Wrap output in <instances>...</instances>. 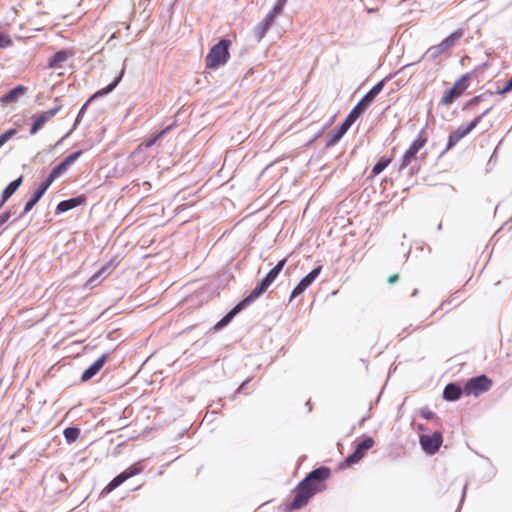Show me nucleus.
Returning <instances> with one entry per match:
<instances>
[{
  "label": "nucleus",
  "mask_w": 512,
  "mask_h": 512,
  "mask_svg": "<svg viewBox=\"0 0 512 512\" xmlns=\"http://www.w3.org/2000/svg\"><path fill=\"white\" fill-rule=\"evenodd\" d=\"M335 115H333L326 123H324L322 126L325 127V129H327L328 127H330L332 125V123L334 122V119H335Z\"/></svg>",
  "instance_id": "864d4df0"
},
{
  "label": "nucleus",
  "mask_w": 512,
  "mask_h": 512,
  "mask_svg": "<svg viewBox=\"0 0 512 512\" xmlns=\"http://www.w3.org/2000/svg\"><path fill=\"white\" fill-rule=\"evenodd\" d=\"M419 169V162H399L396 179H405L408 185H413L411 178Z\"/></svg>",
  "instance_id": "6ab92c4d"
},
{
  "label": "nucleus",
  "mask_w": 512,
  "mask_h": 512,
  "mask_svg": "<svg viewBox=\"0 0 512 512\" xmlns=\"http://www.w3.org/2000/svg\"><path fill=\"white\" fill-rule=\"evenodd\" d=\"M54 178H52L49 174L47 177L41 182V184L37 187L41 190V192L46 193V191L49 189V187L54 182Z\"/></svg>",
  "instance_id": "79ce46f5"
},
{
  "label": "nucleus",
  "mask_w": 512,
  "mask_h": 512,
  "mask_svg": "<svg viewBox=\"0 0 512 512\" xmlns=\"http://www.w3.org/2000/svg\"><path fill=\"white\" fill-rule=\"evenodd\" d=\"M64 139L65 137L60 139L55 145L50 146L48 150L39 152L37 157H44L51 154V157H54V160H77L83 153L81 149H77L67 155H63L61 153Z\"/></svg>",
  "instance_id": "f8f14e48"
},
{
  "label": "nucleus",
  "mask_w": 512,
  "mask_h": 512,
  "mask_svg": "<svg viewBox=\"0 0 512 512\" xmlns=\"http://www.w3.org/2000/svg\"><path fill=\"white\" fill-rule=\"evenodd\" d=\"M231 40L221 38L214 44L205 57L206 67L209 69H217L225 65L230 58Z\"/></svg>",
  "instance_id": "7ed1b4c3"
},
{
  "label": "nucleus",
  "mask_w": 512,
  "mask_h": 512,
  "mask_svg": "<svg viewBox=\"0 0 512 512\" xmlns=\"http://www.w3.org/2000/svg\"><path fill=\"white\" fill-rule=\"evenodd\" d=\"M105 274H100V269L94 273L87 281H86V284L85 286L86 287H95L97 286L103 279L102 277L104 276Z\"/></svg>",
  "instance_id": "f704fd0d"
},
{
  "label": "nucleus",
  "mask_w": 512,
  "mask_h": 512,
  "mask_svg": "<svg viewBox=\"0 0 512 512\" xmlns=\"http://www.w3.org/2000/svg\"><path fill=\"white\" fill-rule=\"evenodd\" d=\"M238 395L239 394H236V392H235L233 395H231L230 400L235 401Z\"/></svg>",
  "instance_id": "bf43d9fd"
},
{
  "label": "nucleus",
  "mask_w": 512,
  "mask_h": 512,
  "mask_svg": "<svg viewBox=\"0 0 512 512\" xmlns=\"http://www.w3.org/2000/svg\"><path fill=\"white\" fill-rule=\"evenodd\" d=\"M464 394V385L461 386L457 382H450L445 385L442 397L447 402H455Z\"/></svg>",
  "instance_id": "412c9836"
},
{
  "label": "nucleus",
  "mask_w": 512,
  "mask_h": 512,
  "mask_svg": "<svg viewBox=\"0 0 512 512\" xmlns=\"http://www.w3.org/2000/svg\"><path fill=\"white\" fill-rule=\"evenodd\" d=\"M427 142V136L425 129L422 128L416 139L413 140V142L410 144L409 148L405 150V152L402 155L401 160H413L417 153L420 151V149L426 144Z\"/></svg>",
  "instance_id": "a211bd4d"
},
{
  "label": "nucleus",
  "mask_w": 512,
  "mask_h": 512,
  "mask_svg": "<svg viewBox=\"0 0 512 512\" xmlns=\"http://www.w3.org/2000/svg\"><path fill=\"white\" fill-rule=\"evenodd\" d=\"M443 443V435L440 431H435L432 434H421L419 436V444L422 451L428 455H435Z\"/></svg>",
  "instance_id": "9d476101"
},
{
  "label": "nucleus",
  "mask_w": 512,
  "mask_h": 512,
  "mask_svg": "<svg viewBox=\"0 0 512 512\" xmlns=\"http://www.w3.org/2000/svg\"><path fill=\"white\" fill-rule=\"evenodd\" d=\"M464 30L461 28L456 29L451 34H449L446 38H444L439 44L431 46L426 53L418 60L413 63H409L404 65L399 72L404 71L405 69L417 64L422 60V58L427 55L431 60H435L440 55H442L447 49L453 47L456 42L463 36Z\"/></svg>",
  "instance_id": "20e7f679"
},
{
  "label": "nucleus",
  "mask_w": 512,
  "mask_h": 512,
  "mask_svg": "<svg viewBox=\"0 0 512 512\" xmlns=\"http://www.w3.org/2000/svg\"><path fill=\"white\" fill-rule=\"evenodd\" d=\"M470 78V73L463 74L460 78H458L452 87H450L443 95L441 100L439 101V105L447 106L452 104L456 99H458L464 91L468 88L467 81Z\"/></svg>",
  "instance_id": "6e6552de"
},
{
  "label": "nucleus",
  "mask_w": 512,
  "mask_h": 512,
  "mask_svg": "<svg viewBox=\"0 0 512 512\" xmlns=\"http://www.w3.org/2000/svg\"><path fill=\"white\" fill-rule=\"evenodd\" d=\"M110 360V353H103L91 365H89L81 374V382H88L94 378Z\"/></svg>",
  "instance_id": "2eb2a0df"
},
{
  "label": "nucleus",
  "mask_w": 512,
  "mask_h": 512,
  "mask_svg": "<svg viewBox=\"0 0 512 512\" xmlns=\"http://www.w3.org/2000/svg\"><path fill=\"white\" fill-rule=\"evenodd\" d=\"M55 103H57L54 107L48 109L47 111H44V114L47 116V118L50 120L52 117H54L61 109L62 105L59 104V98H55Z\"/></svg>",
  "instance_id": "4c0bfd02"
},
{
  "label": "nucleus",
  "mask_w": 512,
  "mask_h": 512,
  "mask_svg": "<svg viewBox=\"0 0 512 512\" xmlns=\"http://www.w3.org/2000/svg\"><path fill=\"white\" fill-rule=\"evenodd\" d=\"M322 490V487L313 485L304 477L294 488V497L291 502L285 504V512H293L307 505L309 500Z\"/></svg>",
  "instance_id": "f03ea898"
},
{
  "label": "nucleus",
  "mask_w": 512,
  "mask_h": 512,
  "mask_svg": "<svg viewBox=\"0 0 512 512\" xmlns=\"http://www.w3.org/2000/svg\"><path fill=\"white\" fill-rule=\"evenodd\" d=\"M49 119L47 118V116L44 114V112L38 114V115H35L34 118H33V122L31 124V127H30V134H35L37 133L40 129H42V127L45 125V123L48 121Z\"/></svg>",
  "instance_id": "bb28decb"
},
{
  "label": "nucleus",
  "mask_w": 512,
  "mask_h": 512,
  "mask_svg": "<svg viewBox=\"0 0 512 512\" xmlns=\"http://www.w3.org/2000/svg\"><path fill=\"white\" fill-rule=\"evenodd\" d=\"M420 415L428 421L433 420L436 417V414L428 408H422L420 410Z\"/></svg>",
  "instance_id": "37998d69"
},
{
  "label": "nucleus",
  "mask_w": 512,
  "mask_h": 512,
  "mask_svg": "<svg viewBox=\"0 0 512 512\" xmlns=\"http://www.w3.org/2000/svg\"><path fill=\"white\" fill-rule=\"evenodd\" d=\"M69 57V52L65 49L58 50L48 60V67L57 68L61 63L65 62Z\"/></svg>",
  "instance_id": "393cba45"
},
{
  "label": "nucleus",
  "mask_w": 512,
  "mask_h": 512,
  "mask_svg": "<svg viewBox=\"0 0 512 512\" xmlns=\"http://www.w3.org/2000/svg\"><path fill=\"white\" fill-rule=\"evenodd\" d=\"M437 230L438 231L442 230V223L441 222L437 225Z\"/></svg>",
  "instance_id": "e2e57ef3"
},
{
  "label": "nucleus",
  "mask_w": 512,
  "mask_h": 512,
  "mask_svg": "<svg viewBox=\"0 0 512 512\" xmlns=\"http://www.w3.org/2000/svg\"><path fill=\"white\" fill-rule=\"evenodd\" d=\"M418 430L420 431H427V427L424 424H418L417 426Z\"/></svg>",
  "instance_id": "4d7b16f0"
},
{
  "label": "nucleus",
  "mask_w": 512,
  "mask_h": 512,
  "mask_svg": "<svg viewBox=\"0 0 512 512\" xmlns=\"http://www.w3.org/2000/svg\"><path fill=\"white\" fill-rule=\"evenodd\" d=\"M28 88L22 84L16 85L0 97L2 104H11L19 100L27 92Z\"/></svg>",
  "instance_id": "5701e85b"
},
{
  "label": "nucleus",
  "mask_w": 512,
  "mask_h": 512,
  "mask_svg": "<svg viewBox=\"0 0 512 512\" xmlns=\"http://www.w3.org/2000/svg\"><path fill=\"white\" fill-rule=\"evenodd\" d=\"M277 162H271L269 165H267L263 170H262V173L261 175H264L266 173H268L274 166V164H276Z\"/></svg>",
  "instance_id": "8fccbe9b"
},
{
  "label": "nucleus",
  "mask_w": 512,
  "mask_h": 512,
  "mask_svg": "<svg viewBox=\"0 0 512 512\" xmlns=\"http://www.w3.org/2000/svg\"><path fill=\"white\" fill-rule=\"evenodd\" d=\"M119 264H120V259L118 256H114L108 262H106L100 268V274H105L102 277V279H105Z\"/></svg>",
  "instance_id": "c756f323"
},
{
  "label": "nucleus",
  "mask_w": 512,
  "mask_h": 512,
  "mask_svg": "<svg viewBox=\"0 0 512 512\" xmlns=\"http://www.w3.org/2000/svg\"><path fill=\"white\" fill-rule=\"evenodd\" d=\"M135 167L131 162H105L98 168V176L100 178H120L127 171Z\"/></svg>",
  "instance_id": "1a4fd4ad"
},
{
  "label": "nucleus",
  "mask_w": 512,
  "mask_h": 512,
  "mask_svg": "<svg viewBox=\"0 0 512 512\" xmlns=\"http://www.w3.org/2000/svg\"><path fill=\"white\" fill-rule=\"evenodd\" d=\"M418 293V289H414V291L412 292V296H416Z\"/></svg>",
  "instance_id": "0e129e2a"
},
{
  "label": "nucleus",
  "mask_w": 512,
  "mask_h": 512,
  "mask_svg": "<svg viewBox=\"0 0 512 512\" xmlns=\"http://www.w3.org/2000/svg\"><path fill=\"white\" fill-rule=\"evenodd\" d=\"M398 279H399V276L397 274L391 275L388 278V283L389 284H394V283H396L398 281Z\"/></svg>",
  "instance_id": "3c124183"
},
{
  "label": "nucleus",
  "mask_w": 512,
  "mask_h": 512,
  "mask_svg": "<svg viewBox=\"0 0 512 512\" xmlns=\"http://www.w3.org/2000/svg\"><path fill=\"white\" fill-rule=\"evenodd\" d=\"M81 434V429L77 426H69L64 429L63 436L68 444L76 442Z\"/></svg>",
  "instance_id": "a878e982"
},
{
  "label": "nucleus",
  "mask_w": 512,
  "mask_h": 512,
  "mask_svg": "<svg viewBox=\"0 0 512 512\" xmlns=\"http://www.w3.org/2000/svg\"><path fill=\"white\" fill-rule=\"evenodd\" d=\"M18 133V130L16 128H10L3 132L0 135V148L3 147L5 143H7L10 139H12L16 134Z\"/></svg>",
  "instance_id": "72a5a7b5"
},
{
  "label": "nucleus",
  "mask_w": 512,
  "mask_h": 512,
  "mask_svg": "<svg viewBox=\"0 0 512 512\" xmlns=\"http://www.w3.org/2000/svg\"><path fill=\"white\" fill-rule=\"evenodd\" d=\"M331 475V469L327 466H320L310 471L305 478L313 485L321 486V483L327 480Z\"/></svg>",
  "instance_id": "aec40b11"
},
{
  "label": "nucleus",
  "mask_w": 512,
  "mask_h": 512,
  "mask_svg": "<svg viewBox=\"0 0 512 512\" xmlns=\"http://www.w3.org/2000/svg\"><path fill=\"white\" fill-rule=\"evenodd\" d=\"M246 307L245 302L241 299L236 305H234L218 322L212 327V331L218 332L228 326L231 321Z\"/></svg>",
  "instance_id": "dca6fc26"
},
{
  "label": "nucleus",
  "mask_w": 512,
  "mask_h": 512,
  "mask_svg": "<svg viewBox=\"0 0 512 512\" xmlns=\"http://www.w3.org/2000/svg\"><path fill=\"white\" fill-rule=\"evenodd\" d=\"M467 486L468 484L465 483L464 486H463V489H462V496H461V500H460V503L463 502L464 498H465V495H466V490H467Z\"/></svg>",
  "instance_id": "5fc2aeb1"
},
{
  "label": "nucleus",
  "mask_w": 512,
  "mask_h": 512,
  "mask_svg": "<svg viewBox=\"0 0 512 512\" xmlns=\"http://www.w3.org/2000/svg\"><path fill=\"white\" fill-rule=\"evenodd\" d=\"M44 192H41V190L39 188H36L32 195L30 196V198L25 202L24 204V208L22 210V212L18 215V217H16L14 221L22 218L25 214H27L28 212H30L34 206L41 200V198L44 196Z\"/></svg>",
  "instance_id": "b1692460"
},
{
  "label": "nucleus",
  "mask_w": 512,
  "mask_h": 512,
  "mask_svg": "<svg viewBox=\"0 0 512 512\" xmlns=\"http://www.w3.org/2000/svg\"><path fill=\"white\" fill-rule=\"evenodd\" d=\"M493 381L485 374L469 378L464 384V394L466 396H479L491 389Z\"/></svg>",
  "instance_id": "0eeeda50"
},
{
  "label": "nucleus",
  "mask_w": 512,
  "mask_h": 512,
  "mask_svg": "<svg viewBox=\"0 0 512 512\" xmlns=\"http://www.w3.org/2000/svg\"><path fill=\"white\" fill-rule=\"evenodd\" d=\"M375 444L374 439L368 435H362L356 442L354 450L344 459L347 466H352L359 463L367 451L370 450Z\"/></svg>",
  "instance_id": "423d86ee"
},
{
  "label": "nucleus",
  "mask_w": 512,
  "mask_h": 512,
  "mask_svg": "<svg viewBox=\"0 0 512 512\" xmlns=\"http://www.w3.org/2000/svg\"><path fill=\"white\" fill-rule=\"evenodd\" d=\"M12 43V39L8 34L3 32L0 33V49L8 48Z\"/></svg>",
  "instance_id": "ea45409f"
},
{
  "label": "nucleus",
  "mask_w": 512,
  "mask_h": 512,
  "mask_svg": "<svg viewBox=\"0 0 512 512\" xmlns=\"http://www.w3.org/2000/svg\"><path fill=\"white\" fill-rule=\"evenodd\" d=\"M370 416H364L362 417L360 420H359V425H363L368 419H369Z\"/></svg>",
  "instance_id": "6e6d98bb"
},
{
  "label": "nucleus",
  "mask_w": 512,
  "mask_h": 512,
  "mask_svg": "<svg viewBox=\"0 0 512 512\" xmlns=\"http://www.w3.org/2000/svg\"><path fill=\"white\" fill-rule=\"evenodd\" d=\"M316 162H312V161H309L307 162L308 165H312V164H315Z\"/></svg>",
  "instance_id": "69168bd1"
},
{
  "label": "nucleus",
  "mask_w": 512,
  "mask_h": 512,
  "mask_svg": "<svg viewBox=\"0 0 512 512\" xmlns=\"http://www.w3.org/2000/svg\"><path fill=\"white\" fill-rule=\"evenodd\" d=\"M492 108H493V106L487 107L486 109H484V111L480 115H478L477 117H475L473 119V120H477V125L481 122L483 117H485L492 110Z\"/></svg>",
  "instance_id": "09e8293b"
},
{
  "label": "nucleus",
  "mask_w": 512,
  "mask_h": 512,
  "mask_svg": "<svg viewBox=\"0 0 512 512\" xmlns=\"http://www.w3.org/2000/svg\"><path fill=\"white\" fill-rule=\"evenodd\" d=\"M73 162H59L50 172L49 175L56 180L65 173Z\"/></svg>",
  "instance_id": "2f4dec72"
},
{
  "label": "nucleus",
  "mask_w": 512,
  "mask_h": 512,
  "mask_svg": "<svg viewBox=\"0 0 512 512\" xmlns=\"http://www.w3.org/2000/svg\"><path fill=\"white\" fill-rule=\"evenodd\" d=\"M495 93L492 92V91H485L479 95H476L474 97H472L470 100H468L463 109H469L470 107L474 106V105H477L479 104L480 102L482 101H485L487 99H489L492 95H494Z\"/></svg>",
  "instance_id": "c85d7f7f"
},
{
  "label": "nucleus",
  "mask_w": 512,
  "mask_h": 512,
  "mask_svg": "<svg viewBox=\"0 0 512 512\" xmlns=\"http://www.w3.org/2000/svg\"><path fill=\"white\" fill-rule=\"evenodd\" d=\"M124 73H125V67L123 66L121 71L119 72V74L113 79V81L108 84L107 86L97 90L95 93H93L88 99L87 101L81 106L78 114H77V117L75 119V122L73 124V128H75L81 121L82 117L84 116L88 106L96 99L100 98V97H103V96H106L108 95L109 93H111L117 86L118 84L121 82L123 76H124Z\"/></svg>",
  "instance_id": "39448f33"
},
{
  "label": "nucleus",
  "mask_w": 512,
  "mask_h": 512,
  "mask_svg": "<svg viewBox=\"0 0 512 512\" xmlns=\"http://www.w3.org/2000/svg\"><path fill=\"white\" fill-rule=\"evenodd\" d=\"M126 481L125 476L122 473L116 475L102 490V494H108L118 488Z\"/></svg>",
  "instance_id": "cd10ccee"
},
{
  "label": "nucleus",
  "mask_w": 512,
  "mask_h": 512,
  "mask_svg": "<svg viewBox=\"0 0 512 512\" xmlns=\"http://www.w3.org/2000/svg\"><path fill=\"white\" fill-rule=\"evenodd\" d=\"M477 127V120L470 121L467 125H460L457 129L452 131L448 135L446 148L440 153L439 157H441L445 151L454 147L463 137L468 135L474 128Z\"/></svg>",
  "instance_id": "4468645a"
},
{
  "label": "nucleus",
  "mask_w": 512,
  "mask_h": 512,
  "mask_svg": "<svg viewBox=\"0 0 512 512\" xmlns=\"http://www.w3.org/2000/svg\"><path fill=\"white\" fill-rule=\"evenodd\" d=\"M378 160L384 161V160H391L390 158H387L386 156L380 157Z\"/></svg>",
  "instance_id": "680f3d73"
},
{
  "label": "nucleus",
  "mask_w": 512,
  "mask_h": 512,
  "mask_svg": "<svg viewBox=\"0 0 512 512\" xmlns=\"http://www.w3.org/2000/svg\"><path fill=\"white\" fill-rule=\"evenodd\" d=\"M273 24L268 19L261 20L255 27V36L261 40Z\"/></svg>",
  "instance_id": "7c9ffc66"
},
{
  "label": "nucleus",
  "mask_w": 512,
  "mask_h": 512,
  "mask_svg": "<svg viewBox=\"0 0 512 512\" xmlns=\"http://www.w3.org/2000/svg\"><path fill=\"white\" fill-rule=\"evenodd\" d=\"M386 79L387 78H384L378 81L351 109L343 122L334 128L332 133L324 141L325 148L336 145L357 119L364 114L378 94L382 92Z\"/></svg>",
  "instance_id": "f257e3e1"
},
{
  "label": "nucleus",
  "mask_w": 512,
  "mask_h": 512,
  "mask_svg": "<svg viewBox=\"0 0 512 512\" xmlns=\"http://www.w3.org/2000/svg\"><path fill=\"white\" fill-rule=\"evenodd\" d=\"M325 130H326V129H325V127L321 126V128H320V129H318V130L314 133V135L312 136V138L308 141L307 146L311 145L313 142H315L316 140H318V139L323 135V133H324V131H325Z\"/></svg>",
  "instance_id": "49530a36"
},
{
  "label": "nucleus",
  "mask_w": 512,
  "mask_h": 512,
  "mask_svg": "<svg viewBox=\"0 0 512 512\" xmlns=\"http://www.w3.org/2000/svg\"><path fill=\"white\" fill-rule=\"evenodd\" d=\"M283 9L279 8L278 6L274 5L272 9L266 14L264 17L265 19H268L269 22L272 24L274 23L277 16H279L282 13Z\"/></svg>",
  "instance_id": "e433bc0d"
},
{
  "label": "nucleus",
  "mask_w": 512,
  "mask_h": 512,
  "mask_svg": "<svg viewBox=\"0 0 512 512\" xmlns=\"http://www.w3.org/2000/svg\"><path fill=\"white\" fill-rule=\"evenodd\" d=\"M11 212L9 210L3 212L1 215H0V229L2 228V226L11 218Z\"/></svg>",
  "instance_id": "de8ad7c7"
},
{
  "label": "nucleus",
  "mask_w": 512,
  "mask_h": 512,
  "mask_svg": "<svg viewBox=\"0 0 512 512\" xmlns=\"http://www.w3.org/2000/svg\"><path fill=\"white\" fill-rule=\"evenodd\" d=\"M512 91V77L504 84L502 88H498L494 91L496 95H504Z\"/></svg>",
  "instance_id": "a19ab883"
},
{
  "label": "nucleus",
  "mask_w": 512,
  "mask_h": 512,
  "mask_svg": "<svg viewBox=\"0 0 512 512\" xmlns=\"http://www.w3.org/2000/svg\"><path fill=\"white\" fill-rule=\"evenodd\" d=\"M252 378L249 377L247 378L246 380H244L239 386L238 388L236 389V394H243L245 393L247 387H248V384L251 382Z\"/></svg>",
  "instance_id": "a18cd8bd"
},
{
  "label": "nucleus",
  "mask_w": 512,
  "mask_h": 512,
  "mask_svg": "<svg viewBox=\"0 0 512 512\" xmlns=\"http://www.w3.org/2000/svg\"><path fill=\"white\" fill-rule=\"evenodd\" d=\"M287 1L288 0H276L274 5L278 6L281 9H284V6L286 5Z\"/></svg>",
  "instance_id": "603ef678"
},
{
  "label": "nucleus",
  "mask_w": 512,
  "mask_h": 512,
  "mask_svg": "<svg viewBox=\"0 0 512 512\" xmlns=\"http://www.w3.org/2000/svg\"><path fill=\"white\" fill-rule=\"evenodd\" d=\"M277 278L268 272L256 285V287L242 300L245 302L247 306L254 303L260 296H262L268 288L271 286V284L276 280Z\"/></svg>",
  "instance_id": "9b49d317"
},
{
  "label": "nucleus",
  "mask_w": 512,
  "mask_h": 512,
  "mask_svg": "<svg viewBox=\"0 0 512 512\" xmlns=\"http://www.w3.org/2000/svg\"><path fill=\"white\" fill-rule=\"evenodd\" d=\"M286 262H287L286 258L281 259L280 261H278V263L272 269L269 270V272L277 278L279 276L280 272L283 270Z\"/></svg>",
  "instance_id": "58836bf2"
},
{
  "label": "nucleus",
  "mask_w": 512,
  "mask_h": 512,
  "mask_svg": "<svg viewBox=\"0 0 512 512\" xmlns=\"http://www.w3.org/2000/svg\"><path fill=\"white\" fill-rule=\"evenodd\" d=\"M494 157H496V150L492 153V155L489 158V161L494 160Z\"/></svg>",
  "instance_id": "052dcab7"
},
{
  "label": "nucleus",
  "mask_w": 512,
  "mask_h": 512,
  "mask_svg": "<svg viewBox=\"0 0 512 512\" xmlns=\"http://www.w3.org/2000/svg\"><path fill=\"white\" fill-rule=\"evenodd\" d=\"M391 163L392 162H375L371 171L372 176L374 177L382 173Z\"/></svg>",
  "instance_id": "c9c22d12"
},
{
  "label": "nucleus",
  "mask_w": 512,
  "mask_h": 512,
  "mask_svg": "<svg viewBox=\"0 0 512 512\" xmlns=\"http://www.w3.org/2000/svg\"><path fill=\"white\" fill-rule=\"evenodd\" d=\"M143 470V467L139 465L138 463H134L127 467L125 470H123L121 473L125 476V479L128 480L131 477H134L138 474H140Z\"/></svg>",
  "instance_id": "473e14b6"
},
{
  "label": "nucleus",
  "mask_w": 512,
  "mask_h": 512,
  "mask_svg": "<svg viewBox=\"0 0 512 512\" xmlns=\"http://www.w3.org/2000/svg\"><path fill=\"white\" fill-rule=\"evenodd\" d=\"M171 128V125L167 126L164 130H162L160 133H158L156 136H154L152 139L146 142L145 146L150 147L152 146L158 139H160L169 129Z\"/></svg>",
  "instance_id": "c03bdc74"
},
{
  "label": "nucleus",
  "mask_w": 512,
  "mask_h": 512,
  "mask_svg": "<svg viewBox=\"0 0 512 512\" xmlns=\"http://www.w3.org/2000/svg\"><path fill=\"white\" fill-rule=\"evenodd\" d=\"M24 181V176L20 175L13 181H11L2 191L0 196V209L4 204L12 197V195L19 189Z\"/></svg>",
  "instance_id": "4be33fe9"
},
{
  "label": "nucleus",
  "mask_w": 512,
  "mask_h": 512,
  "mask_svg": "<svg viewBox=\"0 0 512 512\" xmlns=\"http://www.w3.org/2000/svg\"><path fill=\"white\" fill-rule=\"evenodd\" d=\"M87 203V196L85 194H79L75 197L60 201L55 209V215H60L75 209L79 206H83Z\"/></svg>",
  "instance_id": "f3484780"
},
{
  "label": "nucleus",
  "mask_w": 512,
  "mask_h": 512,
  "mask_svg": "<svg viewBox=\"0 0 512 512\" xmlns=\"http://www.w3.org/2000/svg\"><path fill=\"white\" fill-rule=\"evenodd\" d=\"M306 406L308 407V411L311 412L312 411V404H311L310 400L306 402Z\"/></svg>",
  "instance_id": "13d9d810"
},
{
  "label": "nucleus",
  "mask_w": 512,
  "mask_h": 512,
  "mask_svg": "<svg viewBox=\"0 0 512 512\" xmlns=\"http://www.w3.org/2000/svg\"><path fill=\"white\" fill-rule=\"evenodd\" d=\"M322 271V266L314 267L306 276H304L298 284L292 289V292L289 297V302L298 296L302 295L307 288H309L312 283L316 280V278L320 275Z\"/></svg>",
  "instance_id": "ddd939ff"
}]
</instances>
